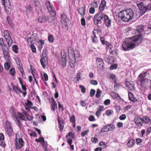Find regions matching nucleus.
Masks as SVG:
<instances>
[{
    "mask_svg": "<svg viewBox=\"0 0 151 151\" xmlns=\"http://www.w3.org/2000/svg\"><path fill=\"white\" fill-rule=\"evenodd\" d=\"M81 90L82 93H84L86 92V89L83 86L80 85L79 86Z\"/></svg>",
    "mask_w": 151,
    "mask_h": 151,
    "instance_id": "nucleus-53",
    "label": "nucleus"
},
{
    "mask_svg": "<svg viewBox=\"0 0 151 151\" xmlns=\"http://www.w3.org/2000/svg\"><path fill=\"white\" fill-rule=\"evenodd\" d=\"M50 100V102L51 103V109L52 110L54 111L57 109V104L53 97L51 98Z\"/></svg>",
    "mask_w": 151,
    "mask_h": 151,
    "instance_id": "nucleus-15",
    "label": "nucleus"
},
{
    "mask_svg": "<svg viewBox=\"0 0 151 151\" xmlns=\"http://www.w3.org/2000/svg\"><path fill=\"white\" fill-rule=\"evenodd\" d=\"M146 72H142L138 76L137 79L141 87L145 88L147 86L149 80L146 78Z\"/></svg>",
    "mask_w": 151,
    "mask_h": 151,
    "instance_id": "nucleus-2",
    "label": "nucleus"
},
{
    "mask_svg": "<svg viewBox=\"0 0 151 151\" xmlns=\"http://www.w3.org/2000/svg\"><path fill=\"white\" fill-rule=\"evenodd\" d=\"M18 69L22 76L23 75H25L24 70L22 67V64H19Z\"/></svg>",
    "mask_w": 151,
    "mask_h": 151,
    "instance_id": "nucleus-32",
    "label": "nucleus"
},
{
    "mask_svg": "<svg viewBox=\"0 0 151 151\" xmlns=\"http://www.w3.org/2000/svg\"><path fill=\"white\" fill-rule=\"evenodd\" d=\"M126 118V115L124 114H122L119 117V119L120 120H124Z\"/></svg>",
    "mask_w": 151,
    "mask_h": 151,
    "instance_id": "nucleus-63",
    "label": "nucleus"
},
{
    "mask_svg": "<svg viewBox=\"0 0 151 151\" xmlns=\"http://www.w3.org/2000/svg\"><path fill=\"white\" fill-rule=\"evenodd\" d=\"M104 19L105 24L108 27H109L111 26V20L106 15H104Z\"/></svg>",
    "mask_w": 151,
    "mask_h": 151,
    "instance_id": "nucleus-16",
    "label": "nucleus"
},
{
    "mask_svg": "<svg viewBox=\"0 0 151 151\" xmlns=\"http://www.w3.org/2000/svg\"><path fill=\"white\" fill-rule=\"evenodd\" d=\"M12 50L13 51L16 53H17L18 52V47L17 45H13L12 46Z\"/></svg>",
    "mask_w": 151,
    "mask_h": 151,
    "instance_id": "nucleus-33",
    "label": "nucleus"
},
{
    "mask_svg": "<svg viewBox=\"0 0 151 151\" xmlns=\"http://www.w3.org/2000/svg\"><path fill=\"white\" fill-rule=\"evenodd\" d=\"M128 96L129 100L132 102H135L137 101V98L134 96L132 92H129Z\"/></svg>",
    "mask_w": 151,
    "mask_h": 151,
    "instance_id": "nucleus-17",
    "label": "nucleus"
},
{
    "mask_svg": "<svg viewBox=\"0 0 151 151\" xmlns=\"http://www.w3.org/2000/svg\"><path fill=\"white\" fill-rule=\"evenodd\" d=\"M68 20L66 15L63 14L61 16V21L62 23H64L65 25L67 24V22Z\"/></svg>",
    "mask_w": 151,
    "mask_h": 151,
    "instance_id": "nucleus-24",
    "label": "nucleus"
},
{
    "mask_svg": "<svg viewBox=\"0 0 151 151\" xmlns=\"http://www.w3.org/2000/svg\"><path fill=\"white\" fill-rule=\"evenodd\" d=\"M135 140L132 138L130 139L129 141L127 142V146L130 148L132 147L134 145Z\"/></svg>",
    "mask_w": 151,
    "mask_h": 151,
    "instance_id": "nucleus-26",
    "label": "nucleus"
},
{
    "mask_svg": "<svg viewBox=\"0 0 151 151\" xmlns=\"http://www.w3.org/2000/svg\"><path fill=\"white\" fill-rule=\"evenodd\" d=\"M68 52L70 58L73 59L74 61L76 60V58H78L79 57V51H76L75 52L73 48L71 47L68 48Z\"/></svg>",
    "mask_w": 151,
    "mask_h": 151,
    "instance_id": "nucleus-6",
    "label": "nucleus"
},
{
    "mask_svg": "<svg viewBox=\"0 0 151 151\" xmlns=\"http://www.w3.org/2000/svg\"><path fill=\"white\" fill-rule=\"evenodd\" d=\"M91 5L93 6L92 7L94 8H96L98 6L97 1H96L95 0L93 1V2L91 3Z\"/></svg>",
    "mask_w": 151,
    "mask_h": 151,
    "instance_id": "nucleus-47",
    "label": "nucleus"
},
{
    "mask_svg": "<svg viewBox=\"0 0 151 151\" xmlns=\"http://www.w3.org/2000/svg\"><path fill=\"white\" fill-rule=\"evenodd\" d=\"M126 10L128 22L132 20L134 16V12L131 9H127Z\"/></svg>",
    "mask_w": 151,
    "mask_h": 151,
    "instance_id": "nucleus-11",
    "label": "nucleus"
},
{
    "mask_svg": "<svg viewBox=\"0 0 151 151\" xmlns=\"http://www.w3.org/2000/svg\"><path fill=\"white\" fill-rule=\"evenodd\" d=\"M50 13V15L52 17H55L56 15V13L55 10H53V9H52V11H49Z\"/></svg>",
    "mask_w": 151,
    "mask_h": 151,
    "instance_id": "nucleus-59",
    "label": "nucleus"
},
{
    "mask_svg": "<svg viewBox=\"0 0 151 151\" xmlns=\"http://www.w3.org/2000/svg\"><path fill=\"white\" fill-rule=\"evenodd\" d=\"M15 69L12 68L10 69L9 71V73L12 76H14L15 74Z\"/></svg>",
    "mask_w": 151,
    "mask_h": 151,
    "instance_id": "nucleus-46",
    "label": "nucleus"
},
{
    "mask_svg": "<svg viewBox=\"0 0 151 151\" xmlns=\"http://www.w3.org/2000/svg\"><path fill=\"white\" fill-rule=\"evenodd\" d=\"M38 43L39 44H40V46L41 47H42V46L45 44V42L44 40H39L38 41Z\"/></svg>",
    "mask_w": 151,
    "mask_h": 151,
    "instance_id": "nucleus-64",
    "label": "nucleus"
},
{
    "mask_svg": "<svg viewBox=\"0 0 151 151\" xmlns=\"http://www.w3.org/2000/svg\"><path fill=\"white\" fill-rule=\"evenodd\" d=\"M143 122L142 118L141 119L140 117L137 118L135 120V122L137 126L139 127L142 126L143 123Z\"/></svg>",
    "mask_w": 151,
    "mask_h": 151,
    "instance_id": "nucleus-19",
    "label": "nucleus"
},
{
    "mask_svg": "<svg viewBox=\"0 0 151 151\" xmlns=\"http://www.w3.org/2000/svg\"><path fill=\"white\" fill-rule=\"evenodd\" d=\"M43 79L45 81H47L48 80V76L46 73H44L43 74Z\"/></svg>",
    "mask_w": 151,
    "mask_h": 151,
    "instance_id": "nucleus-61",
    "label": "nucleus"
},
{
    "mask_svg": "<svg viewBox=\"0 0 151 151\" xmlns=\"http://www.w3.org/2000/svg\"><path fill=\"white\" fill-rule=\"evenodd\" d=\"M91 141L93 143H96L98 141V139L97 137H93L91 139Z\"/></svg>",
    "mask_w": 151,
    "mask_h": 151,
    "instance_id": "nucleus-50",
    "label": "nucleus"
},
{
    "mask_svg": "<svg viewBox=\"0 0 151 151\" xmlns=\"http://www.w3.org/2000/svg\"><path fill=\"white\" fill-rule=\"evenodd\" d=\"M109 77L113 80L115 83H116V77L114 74H110L109 75Z\"/></svg>",
    "mask_w": 151,
    "mask_h": 151,
    "instance_id": "nucleus-37",
    "label": "nucleus"
},
{
    "mask_svg": "<svg viewBox=\"0 0 151 151\" xmlns=\"http://www.w3.org/2000/svg\"><path fill=\"white\" fill-rule=\"evenodd\" d=\"M126 85L128 90L133 91L135 90L134 84L133 81H127Z\"/></svg>",
    "mask_w": 151,
    "mask_h": 151,
    "instance_id": "nucleus-13",
    "label": "nucleus"
},
{
    "mask_svg": "<svg viewBox=\"0 0 151 151\" xmlns=\"http://www.w3.org/2000/svg\"><path fill=\"white\" fill-rule=\"evenodd\" d=\"M3 51L4 58L6 59L9 60L10 56L9 53V50Z\"/></svg>",
    "mask_w": 151,
    "mask_h": 151,
    "instance_id": "nucleus-29",
    "label": "nucleus"
},
{
    "mask_svg": "<svg viewBox=\"0 0 151 151\" xmlns=\"http://www.w3.org/2000/svg\"><path fill=\"white\" fill-rule=\"evenodd\" d=\"M108 131H109L108 130L107 126H106V125H104V127L101 128V132H107Z\"/></svg>",
    "mask_w": 151,
    "mask_h": 151,
    "instance_id": "nucleus-41",
    "label": "nucleus"
},
{
    "mask_svg": "<svg viewBox=\"0 0 151 151\" xmlns=\"http://www.w3.org/2000/svg\"><path fill=\"white\" fill-rule=\"evenodd\" d=\"M5 131L6 134L9 137H11L13 135L14 132L11 123L9 121L5 122Z\"/></svg>",
    "mask_w": 151,
    "mask_h": 151,
    "instance_id": "nucleus-4",
    "label": "nucleus"
},
{
    "mask_svg": "<svg viewBox=\"0 0 151 151\" xmlns=\"http://www.w3.org/2000/svg\"><path fill=\"white\" fill-rule=\"evenodd\" d=\"M1 47L3 51L6 50H9L8 47L5 44L4 45H3L1 46Z\"/></svg>",
    "mask_w": 151,
    "mask_h": 151,
    "instance_id": "nucleus-57",
    "label": "nucleus"
},
{
    "mask_svg": "<svg viewBox=\"0 0 151 151\" xmlns=\"http://www.w3.org/2000/svg\"><path fill=\"white\" fill-rule=\"evenodd\" d=\"M106 5V0H102L99 7V9L101 11H103L105 9Z\"/></svg>",
    "mask_w": 151,
    "mask_h": 151,
    "instance_id": "nucleus-20",
    "label": "nucleus"
},
{
    "mask_svg": "<svg viewBox=\"0 0 151 151\" xmlns=\"http://www.w3.org/2000/svg\"><path fill=\"white\" fill-rule=\"evenodd\" d=\"M95 93V91L94 89H91L90 92V96L93 97L94 96Z\"/></svg>",
    "mask_w": 151,
    "mask_h": 151,
    "instance_id": "nucleus-58",
    "label": "nucleus"
},
{
    "mask_svg": "<svg viewBox=\"0 0 151 151\" xmlns=\"http://www.w3.org/2000/svg\"><path fill=\"white\" fill-rule=\"evenodd\" d=\"M104 15L101 12H99L95 15L93 20L95 25H97L99 24L102 23L101 20L104 18Z\"/></svg>",
    "mask_w": 151,
    "mask_h": 151,
    "instance_id": "nucleus-5",
    "label": "nucleus"
},
{
    "mask_svg": "<svg viewBox=\"0 0 151 151\" xmlns=\"http://www.w3.org/2000/svg\"><path fill=\"white\" fill-rule=\"evenodd\" d=\"M137 6L140 10V14L142 15L146 12L151 10V4L148 5H145L143 3H141L137 4Z\"/></svg>",
    "mask_w": 151,
    "mask_h": 151,
    "instance_id": "nucleus-3",
    "label": "nucleus"
},
{
    "mask_svg": "<svg viewBox=\"0 0 151 151\" xmlns=\"http://www.w3.org/2000/svg\"><path fill=\"white\" fill-rule=\"evenodd\" d=\"M143 25H139L137 27L136 32L138 35L137 36L132 37L128 39H125L123 42L122 47L123 50L124 51L132 50L142 42L143 37L142 33L144 30Z\"/></svg>",
    "mask_w": 151,
    "mask_h": 151,
    "instance_id": "nucleus-1",
    "label": "nucleus"
},
{
    "mask_svg": "<svg viewBox=\"0 0 151 151\" xmlns=\"http://www.w3.org/2000/svg\"><path fill=\"white\" fill-rule=\"evenodd\" d=\"M48 40L50 42H53L54 40V38L52 35H50L48 36Z\"/></svg>",
    "mask_w": 151,
    "mask_h": 151,
    "instance_id": "nucleus-42",
    "label": "nucleus"
},
{
    "mask_svg": "<svg viewBox=\"0 0 151 151\" xmlns=\"http://www.w3.org/2000/svg\"><path fill=\"white\" fill-rule=\"evenodd\" d=\"M142 118L143 123L151 125V120L149 117L147 116H144Z\"/></svg>",
    "mask_w": 151,
    "mask_h": 151,
    "instance_id": "nucleus-21",
    "label": "nucleus"
},
{
    "mask_svg": "<svg viewBox=\"0 0 151 151\" xmlns=\"http://www.w3.org/2000/svg\"><path fill=\"white\" fill-rule=\"evenodd\" d=\"M13 118L15 121H17L19 124L20 123V122L18 119L19 117H18L17 115L16 114H14L13 115Z\"/></svg>",
    "mask_w": 151,
    "mask_h": 151,
    "instance_id": "nucleus-48",
    "label": "nucleus"
},
{
    "mask_svg": "<svg viewBox=\"0 0 151 151\" xmlns=\"http://www.w3.org/2000/svg\"><path fill=\"white\" fill-rule=\"evenodd\" d=\"M70 121L72 123L75 122L76 121V118L74 115H72L70 118Z\"/></svg>",
    "mask_w": 151,
    "mask_h": 151,
    "instance_id": "nucleus-54",
    "label": "nucleus"
},
{
    "mask_svg": "<svg viewBox=\"0 0 151 151\" xmlns=\"http://www.w3.org/2000/svg\"><path fill=\"white\" fill-rule=\"evenodd\" d=\"M42 58H47V50L46 49H44L43 50L42 54Z\"/></svg>",
    "mask_w": 151,
    "mask_h": 151,
    "instance_id": "nucleus-35",
    "label": "nucleus"
},
{
    "mask_svg": "<svg viewBox=\"0 0 151 151\" xmlns=\"http://www.w3.org/2000/svg\"><path fill=\"white\" fill-rule=\"evenodd\" d=\"M89 132V129L87 130H86L85 131L83 132L81 134V135L82 136H84L86 135Z\"/></svg>",
    "mask_w": 151,
    "mask_h": 151,
    "instance_id": "nucleus-49",
    "label": "nucleus"
},
{
    "mask_svg": "<svg viewBox=\"0 0 151 151\" xmlns=\"http://www.w3.org/2000/svg\"><path fill=\"white\" fill-rule=\"evenodd\" d=\"M117 66V65L116 64L112 65L109 68V69L110 70H113V69H115L116 68Z\"/></svg>",
    "mask_w": 151,
    "mask_h": 151,
    "instance_id": "nucleus-56",
    "label": "nucleus"
},
{
    "mask_svg": "<svg viewBox=\"0 0 151 151\" xmlns=\"http://www.w3.org/2000/svg\"><path fill=\"white\" fill-rule=\"evenodd\" d=\"M44 138L43 137H41L38 139H36L35 141L37 142H40L41 143L42 142H44Z\"/></svg>",
    "mask_w": 151,
    "mask_h": 151,
    "instance_id": "nucleus-40",
    "label": "nucleus"
},
{
    "mask_svg": "<svg viewBox=\"0 0 151 151\" xmlns=\"http://www.w3.org/2000/svg\"><path fill=\"white\" fill-rule=\"evenodd\" d=\"M81 23L82 25L84 26L86 25V22L84 18L82 17L81 19Z\"/></svg>",
    "mask_w": 151,
    "mask_h": 151,
    "instance_id": "nucleus-60",
    "label": "nucleus"
},
{
    "mask_svg": "<svg viewBox=\"0 0 151 151\" xmlns=\"http://www.w3.org/2000/svg\"><path fill=\"white\" fill-rule=\"evenodd\" d=\"M15 140L16 141L15 145L17 149H20L24 144V142L22 138H19L17 141V138L16 137Z\"/></svg>",
    "mask_w": 151,
    "mask_h": 151,
    "instance_id": "nucleus-10",
    "label": "nucleus"
},
{
    "mask_svg": "<svg viewBox=\"0 0 151 151\" xmlns=\"http://www.w3.org/2000/svg\"><path fill=\"white\" fill-rule=\"evenodd\" d=\"M25 105L26 106H31L33 105L32 102L28 100L27 101V102L25 103Z\"/></svg>",
    "mask_w": 151,
    "mask_h": 151,
    "instance_id": "nucleus-44",
    "label": "nucleus"
},
{
    "mask_svg": "<svg viewBox=\"0 0 151 151\" xmlns=\"http://www.w3.org/2000/svg\"><path fill=\"white\" fill-rule=\"evenodd\" d=\"M48 20V17L45 16L40 17L38 19V21L40 23L45 22H47Z\"/></svg>",
    "mask_w": 151,
    "mask_h": 151,
    "instance_id": "nucleus-27",
    "label": "nucleus"
},
{
    "mask_svg": "<svg viewBox=\"0 0 151 151\" xmlns=\"http://www.w3.org/2000/svg\"><path fill=\"white\" fill-rule=\"evenodd\" d=\"M95 9L93 7H91L89 9V12L90 14H93L95 12Z\"/></svg>",
    "mask_w": 151,
    "mask_h": 151,
    "instance_id": "nucleus-62",
    "label": "nucleus"
},
{
    "mask_svg": "<svg viewBox=\"0 0 151 151\" xmlns=\"http://www.w3.org/2000/svg\"><path fill=\"white\" fill-rule=\"evenodd\" d=\"M68 136L70 137L71 138L73 139L75 136L74 134L72 132H69L68 134L66 135V137L67 138Z\"/></svg>",
    "mask_w": 151,
    "mask_h": 151,
    "instance_id": "nucleus-38",
    "label": "nucleus"
},
{
    "mask_svg": "<svg viewBox=\"0 0 151 151\" xmlns=\"http://www.w3.org/2000/svg\"><path fill=\"white\" fill-rule=\"evenodd\" d=\"M113 113V111L111 110H108L106 111V114L107 116H110Z\"/></svg>",
    "mask_w": 151,
    "mask_h": 151,
    "instance_id": "nucleus-52",
    "label": "nucleus"
},
{
    "mask_svg": "<svg viewBox=\"0 0 151 151\" xmlns=\"http://www.w3.org/2000/svg\"><path fill=\"white\" fill-rule=\"evenodd\" d=\"M13 91L17 94H19V93H22V91L21 89L18 86L13 85L12 86Z\"/></svg>",
    "mask_w": 151,
    "mask_h": 151,
    "instance_id": "nucleus-22",
    "label": "nucleus"
},
{
    "mask_svg": "<svg viewBox=\"0 0 151 151\" xmlns=\"http://www.w3.org/2000/svg\"><path fill=\"white\" fill-rule=\"evenodd\" d=\"M81 73L79 72L76 75V77L73 78V81L75 82L77 81H79L80 80H81Z\"/></svg>",
    "mask_w": 151,
    "mask_h": 151,
    "instance_id": "nucleus-28",
    "label": "nucleus"
},
{
    "mask_svg": "<svg viewBox=\"0 0 151 151\" xmlns=\"http://www.w3.org/2000/svg\"><path fill=\"white\" fill-rule=\"evenodd\" d=\"M18 114L19 116V118L20 119V120L22 121L25 120V119L24 118V116L23 114L20 113V112H18Z\"/></svg>",
    "mask_w": 151,
    "mask_h": 151,
    "instance_id": "nucleus-39",
    "label": "nucleus"
},
{
    "mask_svg": "<svg viewBox=\"0 0 151 151\" xmlns=\"http://www.w3.org/2000/svg\"><path fill=\"white\" fill-rule=\"evenodd\" d=\"M137 144V145H140L142 142V140L139 138H137L136 139Z\"/></svg>",
    "mask_w": 151,
    "mask_h": 151,
    "instance_id": "nucleus-45",
    "label": "nucleus"
},
{
    "mask_svg": "<svg viewBox=\"0 0 151 151\" xmlns=\"http://www.w3.org/2000/svg\"><path fill=\"white\" fill-rule=\"evenodd\" d=\"M126 10L120 11L118 13V17L124 22H128Z\"/></svg>",
    "mask_w": 151,
    "mask_h": 151,
    "instance_id": "nucleus-8",
    "label": "nucleus"
},
{
    "mask_svg": "<svg viewBox=\"0 0 151 151\" xmlns=\"http://www.w3.org/2000/svg\"><path fill=\"white\" fill-rule=\"evenodd\" d=\"M30 47L32 49V52L33 53H36L37 52L36 48L35 46L33 44H31L30 45Z\"/></svg>",
    "mask_w": 151,
    "mask_h": 151,
    "instance_id": "nucleus-43",
    "label": "nucleus"
},
{
    "mask_svg": "<svg viewBox=\"0 0 151 151\" xmlns=\"http://www.w3.org/2000/svg\"><path fill=\"white\" fill-rule=\"evenodd\" d=\"M100 40L102 43L103 45H106L109 46V45L110 44L107 41H105V38L103 37H101L100 38Z\"/></svg>",
    "mask_w": 151,
    "mask_h": 151,
    "instance_id": "nucleus-36",
    "label": "nucleus"
},
{
    "mask_svg": "<svg viewBox=\"0 0 151 151\" xmlns=\"http://www.w3.org/2000/svg\"><path fill=\"white\" fill-rule=\"evenodd\" d=\"M40 61L42 67L45 68V66L47 65L48 64L47 58H41L40 60Z\"/></svg>",
    "mask_w": 151,
    "mask_h": 151,
    "instance_id": "nucleus-18",
    "label": "nucleus"
},
{
    "mask_svg": "<svg viewBox=\"0 0 151 151\" xmlns=\"http://www.w3.org/2000/svg\"><path fill=\"white\" fill-rule=\"evenodd\" d=\"M90 83L91 84L93 85H96L98 84V82L97 81L95 80H92L90 81Z\"/></svg>",
    "mask_w": 151,
    "mask_h": 151,
    "instance_id": "nucleus-55",
    "label": "nucleus"
},
{
    "mask_svg": "<svg viewBox=\"0 0 151 151\" xmlns=\"http://www.w3.org/2000/svg\"><path fill=\"white\" fill-rule=\"evenodd\" d=\"M1 3L5 7H8L10 5V2L9 0H1Z\"/></svg>",
    "mask_w": 151,
    "mask_h": 151,
    "instance_id": "nucleus-30",
    "label": "nucleus"
},
{
    "mask_svg": "<svg viewBox=\"0 0 151 151\" xmlns=\"http://www.w3.org/2000/svg\"><path fill=\"white\" fill-rule=\"evenodd\" d=\"M38 39V35L36 33H33L31 36L27 40V41L29 44V43L32 44L34 42H36Z\"/></svg>",
    "mask_w": 151,
    "mask_h": 151,
    "instance_id": "nucleus-9",
    "label": "nucleus"
},
{
    "mask_svg": "<svg viewBox=\"0 0 151 151\" xmlns=\"http://www.w3.org/2000/svg\"><path fill=\"white\" fill-rule=\"evenodd\" d=\"M4 66L5 69L9 70L10 68V65L9 63L6 62L4 64Z\"/></svg>",
    "mask_w": 151,
    "mask_h": 151,
    "instance_id": "nucleus-51",
    "label": "nucleus"
},
{
    "mask_svg": "<svg viewBox=\"0 0 151 151\" xmlns=\"http://www.w3.org/2000/svg\"><path fill=\"white\" fill-rule=\"evenodd\" d=\"M96 62L98 68L101 70H103L104 67V63L103 60L97 57L96 58Z\"/></svg>",
    "mask_w": 151,
    "mask_h": 151,
    "instance_id": "nucleus-12",
    "label": "nucleus"
},
{
    "mask_svg": "<svg viewBox=\"0 0 151 151\" xmlns=\"http://www.w3.org/2000/svg\"><path fill=\"white\" fill-rule=\"evenodd\" d=\"M85 7H81L79 8L78 10L79 14L82 17H83L85 15Z\"/></svg>",
    "mask_w": 151,
    "mask_h": 151,
    "instance_id": "nucleus-25",
    "label": "nucleus"
},
{
    "mask_svg": "<svg viewBox=\"0 0 151 151\" xmlns=\"http://www.w3.org/2000/svg\"><path fill=\"white\" fill-rule=\"evenodd\" d=\"M67 142L68 143L72 151L74 150V146L73 145H72V139L70 138H68L67 139Z\"/></svg>",
    "mask_w": 151,
    "mask_h": 151,
    "instance_id": "nucleus-31",
    "label": "nucleus"
},
{
    "mask_svg": "<svg viewBox=\"0 0 151 151\" xmlns=\"http://www.w3.org/2000/svg\"><path fill=\"white\" fill-rule=\"evenodd\" d=\"M57 120L59 124V128L60 132H62L63 129L64 125V122L63 119L58 116Z\"/></svg>",
    "mask_w": 151,
    "mask_h": 151,
    "instance_id": "nucleus-14",
    "label": "nucleus"
},
{
    "mask_svg": "<svg viewBox=\"0 0 151 151\" xmlns=\"http://www.w3.org/2000/svg\"><path fill=\"white\" fill-rule=\"evenodd\" d=\"M106 126H107L108 130L109 131H112L115 128L114 126L112 124H108L106 125Z\"/></svg>",
    "mask_w": 151,
    "mask_h": 151,
    "instance_id": "nucleus-34",
    "label": "nucleus"
},
{
    "mask_svg": "<svg viewBox=\"0 0 151 151\" xmlns=\"http://www.w3.org/2000/svg\"><path fill=\"white\" fill-rule=\"evenodd\" d=\"M4 35L8 46L10 47L13 43V41L10 34V32L7 30H5L4 32Z\"/></svg>",
    "mask_w": 151,
    "mask_h": 151,
    "instance_id": "nucleus-7",
    "label": "nucleus"
},
{
    "mask_svg": "<svg viewBox=\"0 0 151 151\" xmlns=\"http://www.w3.org/2000/svg\"><path fill=\"white\" fill-rule=\"evenodd\" d=\"M111 96L114 100H120L121 99L120 96L118 94L114 92L111 93Z\"/></svg>",
    "mask_w": 151,
    "mask_h": 151,
    "instance_id": "nucleus-23",
    "label": "nucleus"
}]
</instances>
